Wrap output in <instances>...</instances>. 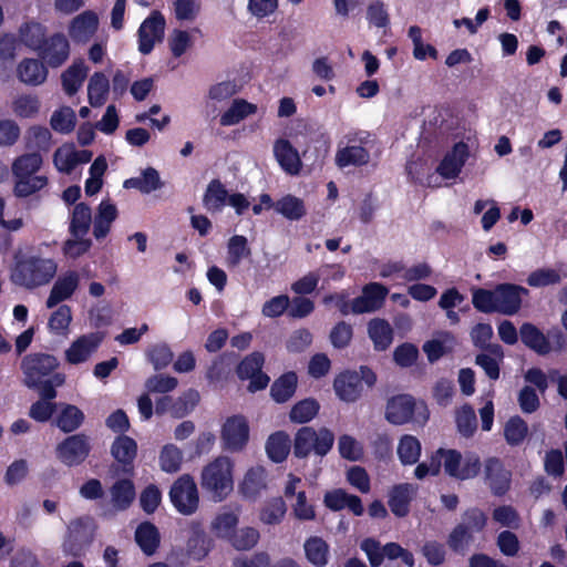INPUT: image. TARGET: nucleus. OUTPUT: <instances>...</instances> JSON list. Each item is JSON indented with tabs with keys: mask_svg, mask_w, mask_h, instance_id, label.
<instances>
[{
	"mask_svg": "<svg viewBox=\"0 0 567 567\" xmlns=\"http://www.w3.org/2000/svg\"><path fill=\"white\" fill-rule=\"evenodd\" d=\"M334 443V434L327 427L316 430L311 426L299 429L293 440V453L297 457H306L310 453L323 457Z\"/></svg>",
	"mask_w": 567,
	"mask_h": 567,
	"instance_id": "nucleus-3",
	"label": "nucleus"
},
{
	"mask_svg": "<svg viewBox=\"0 0 567 567\" xmlns=\"http://www.w3.org/2000/svg\"><path fill=\"white\" fill-rule=\"evenodd\" d=\"M485 482L494 494H504L511 485L512 473L497 457H488L484 463Z\"/></svg>",
	"mask_w": 567,
	"mask_h": 567,
	"instance_id": "nucleus-19",
	"label": "nucleus"
},
{
	"mask_svg": "<svg viewBox=\"0 0 567 567\" xmlns=\"http://www.w3.org/2000/svg\"><path fill=\"white\" fill-rule=\"evenodd\" d=\"M455 344L454 338L450 333H442L437 338L427 341L423 346V351L426 353L430 361H436L444 353L451 351Z\"/></svg>",
	"mask_w": 567,
	"mask_h": 567,
	"instance_id": "nucleus-56",
	"label": "nucleus"
},
{
	"mask_svg": "<svg viewBox=\"0 0 567 567\" xmlns=\"http://www.w3.org/2000/svg\"><path fill=\"white\" fill-rule=\"evenodd\" d=\"M210 550L209 540L199 524H192V536L187 542L188 554L197 560L203 559Z\"/></svg>",
	"mask_w": 567,
	"mask_h": 567,
	"instance_id": "nucleus-46",
	"label": "nucleus"
},
{
	"mask_svg": "<svg viewBox=\"0 0 567 567\" xmlns=\"http://www.w3.org/2000/svg\"><path fill=\"white\" fill-rule=\"evenodd\" d=\"M110 92V81L102 72H95L87 83V97L93 107L102 106Z\"/></svg>",
	"mask_w": 567,
	"mask_h": 567,
	"instance_id": "nucleus-35",
	"label": "nucleus"
},
{
	"mask_svg": "<svg viewBox=\"0 0 567 567\" xmlns=\"http://www.w3.org/2000/svg\"><path fill=\"white\" fill-rule=\"evenodd\" d=\"M444 456L445 473L456 480L465 481L477 476L481 471V460L475 453L462 455L456 450H441Z\"/></svg>",
	"mask_w": 567,
	"mask_h": 567,
	"instance_id": "nucleus-6",
	"label": "nucleus"
},
{
	"mask_svg": "<svg viewBox=\"0 0 567 567\" xmlns=\"http://www.w3.org/2000/svg\"><path fill=\"white\" fill-rule=\"evenodd\" d=\"M264 357L261 353L255 352L245 358L238 365L237 373L241 379H250L248 390L256 392L268 385L269 378L261 373Z\"/></svg>",
	"mask_w": 567,
	"mask_h": 567,
	"instance_id": "nucleus-16",
	"label": "nucleus"
},
{
	"mask_svg": "<svg viewBox=\"0 0 567 567\" xmlns=\"http://www.w3.org/2000/svg\"><path fill=\"white\" fill-rule=\"evenodd\" d=\"M267 487L266 471L261 466H252L244 474L238 484L239 494L247 499H256Z\"/></svg>",
	"mask_w": 567,
	"mask_h": 567,
	"instance_id": "nucleus-23",
	"label": "nucleus"
},
{
	"mask_svg": "<svg viewBox=\"0 0 567 567\" xmlns=\"http://www.w3.org/2000/svg\"><path fill=\"white\" fill-rule=\"evenodd\" d=\"M361 549L368 556L372 567L380 566L384 558L391 560L401 558L408 567H414L413 555L396 543H388L382 546L378 540L367 538L361 543Z\"/></svg>",
	"mask_w": 567,
	"mask_h": 567,
	"instance_id": "nucleus-7",
	"label": "nucleus"
},
{
	"mask_svg": "<svg viewBox=\"0 0 567 567\" xmlns=\"http://www.w3.org/2000/svg\"><path fill=\"white\" fill-rule=\"evenodd\" d=\"M527 290L520 286L512 284H502L495 288L494 312L506 316L515 315L522 306V295Z\"/></svg>",
	"mask_w": 567,
	"mask_h": 567,
	"instance_id": "nucleus-13",
	"label": "nucleus"
},
{
	"mask_svg": "<svg viewBox=\"0 0 567 567\" xmlns=\"http://www.w3.org/2000/svg\"><path fill=\"white\" fill-rule=\"evenodd\" d=\"M95 529V522L90 516L71 519L62 540L63 551L72 556L82 554L93 542Z\"/></svg>",
	"mask_w": 567,
	"mask_h": 567,
	"instance_id": "nucleus-4",
	"label": "nucleus"
},
{
	"mask_svg": "<svg viewBox=\"0 0 567 567\" xmlns=\"http://www.w3.org/2000/svg\"><path fill=\"white\" fill-rule=\"evenodd\" d=\"M259 532L250 526L236 529L228 540L237 550H249L256 546L259 540Z\"/></svg>",
	"mask_w": 567,
	"mask_h": 567,
	"instance_id": "nucleus-59",
	"label": "nucleus"
},
{
	"mask_svg": "<svg viewBox=\"0 0 567 567\" xmlns=\"http://www.w3.org/2000/svg\"><path fill=\"white\" fill-rule=\"evenodd\" d=\"M234 461L227 455H218L209 461L200 472L202 488L215 502H223L234 489Z\"/></svg>",
	"mask_w": 567,
	"mask_h": 567,
	"instance_id": "nucleus-2",
	"label": "nucleus"
},
{
	"mask_svg": "<svg viewBox=\"0 0 567 567\" xmlns=\"http://www.w3.org/2000/svg\"><path fill=\"white\" fill-rule=\"evenodd\" d=\"M323 503L332 511L349 508L357 516L362 515L364 511L361 499L358 496L351 495L341 488L327 492L323 497Z\"/></svg>",
	"mask_w": 567,
	"mask_h": 567,
	"instance_id": "nucleus-27",
	"label": "nucleus"
},
{
	"mask_svg": "<svg viewBox=\"0 0 567 567\" xmlns=\"http://www.w3.org/2000/svg\"><path fill=\"white\" fill-rule=\"evenodd\" d=\"M14 194L18 197H28L42 188L48 184V178L44 175L30 174L25 176H14Z\"/></svg>",
	"mask_w": 567,
	"mask_h": 567,
	"instance_id": "nucleus-47",
	"label": "nucleus"
},
{
	"mask_svg": "<svg viewBox=\"0 0 567 567\" xmlns=\"http://www.w3.org/2000/svg\"><path fill=\"white\" fill-rule=\"evenodd\" d=\"M27 145L37 151H49L51 146V133L47 127L32 126L27 133Z\"/></svg>",
	"mask_w": 567,
	"mask_h": 567,
	"instance_id": "nucleus-63",
	"label": "nucleus"
},
{
	"mask_svg": "<svg viewBox=\"0 0 567 567\" xmlns=\"http://www.w3.org/2000/svg\"><path fill=\"white\" fill-rule=\"evenodd\" d=\"M134 497H135L134 485L128 480L117 481L111 487V501H112L113 506L118 511H123V509L127 508L131 505V503L133 502Z\"/></svg>",
	"mask_w": 567,
	"mask_h": 567,
	"instance_id": "nucleus-45",
	"label": "nucleus"
},
{
	"mask_svg": "<svg viewBox=\"0 0 567 567\" xmlns=\"http://www.w3.org/2000/svg\"><path fill=\"white\" fill-rule=\"evenodd\" d=\"M169 497L174 507L183 515L194 514L199 504V495L194 478L181 476L171 487Z\"/></svg>",
	"mask_w": 567,
	"mask_h": 567,
	"instance_id": "nucleus-8",
	"label": "nucleus"
},
{
	"mask_svg": "<svg viewBox=\"0 0 567 567\" xmlns=\"http://www.w3.org/2000/svg\"><path fill=\"white\" fill-rule=\"evenodd\" d=\"M522 341L540 354L549 352L550 348L545 336L533 324L525 323L520 328Z\"/></svg>",
	"mask_w": 567,
	"mask_h": 567,
	"instance_id": "nucleus-52",
	"label": "nucleus"
},
{
	"mask_svg": "<svg viewBox=\"0 0 567 567\" xmlns=\"http://www.w3.org/2000/svg\"><path fill=\"white\" fill-rule=\"evenodd\" d=\"M92 224V213L89 206L80 203L74 206L70 218V233L73 237H84Z\"/></svg>",
	"mask_w": 567,
	"mask_h": 567,
	"instance_id": "nucleus-42",
	"label": "nucleus"
},
{
	"mask_svg": "<svg viewBox=\"0 0 567 567\" xmlns=\"http://www.w3.org/2000/svg\"><path fill=\"white\" fill-rule=\"evenodd\" d=\"M117 217V209L110 200H102L97 207V214L93 224V235L96 239L104 238L110 229L111 224Z\"/></svg>",
	"mask_w": 567,
	"mask_h": 567,
	"instance_id": "nucleus-34",
	"label": "nucleus"
},
{
	"mask_svg": "<svg viewBox=\"0 0 567 567\" xmlns=\"http://www.w3.org/2000/svg\"><path fill=\"white\" fill-rule=\"evenodd\" d=\"M40 100L34 94H20L17 95L11 104L12 112L22 118H32L37 116L40 111Z\"/></svg>",
	"mask_w": 567,
	"mask_h": 567,
	"instance_id": "nucleus-48",
	"label": "nucleus"
},
{
	"mask_svg": "<svg viewBox=\"0 0 567 567\" xmlns=\"http://www.w3.org/2000/svg\"><path fill=\"white\" fill-rule=\"evenodd\" d=\"M336 395L344 402L357 401L362 393L360 375L355 371H344L338 374L333 381Z\"/></svg>",
	"mask_w": 567,
	"mask_h": 567,
	"instance_id": "nucleus-22",
	"label": "nucleus"
},
{
	"mask_svg": "<svg viewBox=\"0 0 567 567\" xmlns=\"http://www.w3.org/2000/svg\"><path fill=\"white\" fill-rule=\"evenodd\" d=\"M159 539L158 529L151 523H143L136 528L135 540L142 551L148 556L156 551Z\"/></svg>",
	"mask_w": 567,
	"mask_h": 567,
	"instance_id": "nucleus-39",
	"label": "nucleus"
},
{
	"mask_svg": "<svg viewBox=\"0 0 567 567\" xmlns=\"http://www.w3.org/2000/svg\"><path fill=\"white\" fill-rule=\"evenodd\" d=\"M368 332L377 350H385L392 343V328L383 319H372L368 324Z\"/></svg>",
	"mask_w": 567,
	"mask_h": 567,
	"instance_id": "nucleus-41",
	"label": "nucleus"
},
{
	"mask_svg": "<svg viewBox=\"0 0 567 567\" xmlns=\"http://www.w3.org/2000/svg\"><path fill=\"white\" fill-rule=\"evenodd\" d=\"M10 271L11 281L27 289L48 285L56 275L58 262L40 251L18 249Z\"/></svg>",
	"mask_w": 567,
	"mask_h": 567,
	"instance_id": "nucleus-1",
	"label": "nucleus"
},
{
	"mask_svg": "<svg viewBox=\"0 0 567 567\" xmlns=\"http://www.w3.org/2000/svg\"><path fill=\"white\" fill-rule=\"evenodd\" d=\"M286 511L285 502L277 497L261 509L259 518L266 525H277L284 519Z\"/></svg>",
	"mask_w": 567,
	"mask_h": 567,
	"instance_id": "nucleus-60",
	"label": "nucleus"
},
{
	"mask_svg": "<svg viewBox=\"0 0 567 567\" xmlns=\"http://www.w3.org/2000/svg\"><path fill=\"white\" fill-rule=\"evenodd\" d=\"M422 446L413 435H403L398 443L396 454L403 465L415 464L421 456Z\"/></svg>",
	"mask_w": 567,
	"mask_h": 567,
	"instance_id": "nucleus-44",
	"label": "nucleus"
},
{
	"mask_svg": "<svg viewBox=\"0 0 567 567\" xmlns=\"http://www.w3.org/2000/svg\"><path fill=\"white\" fill-rule=\"evenodd\" d=\"M388 292V289L378 282L364 286L362 293L352 300V313L361 315L380 309Z\"/></svg>",
	"mask_w": 567,
	"mask_h": 567,
	"instance_id": "nucleus-17",
	"label": "nucleus"
},
{
	"mask_svg": "<svg viewBox=\"0 0 567 567\" xmlns=\"http://www.w3.org/2000/svg\"><path fill=\"white\" fill-rule=\"evenodd\" d=\"M80 274L75 270L62 272L54 281L49 297L45 301L47 308L51 309L59 303L70 299L80 286Z\"/></svg>",
	"mask_w": 567,
	"mask_h": 567,
	"instance_id": "nucleus-14",
	"label": "nucleus"
},
{
	"mask_svg": "<svg viewBox=\"0 0 567 567\" xmlns=\"http://www.w3.org/2000/svg\"><path fill=\"white\" fill-rule=\"evenodd\" d=\"M239 524V514L235 511L223 508L212 519L209 528L215 537L229 540Z\"/></svg>",
	"mask_w": 567,
	"mask_h": 567,
	"instance_id": "nucleus-28",
	"label": "nucleus"
},
{
	"mask_svg": "<svg viewBox=\"0 0 567 567\" xmlns=\"http://www.w3.org/2000/svg\"><path fill=\"white\" fill-rule=\"evenodd\" d=\"M352 140H349L346 146H339L337 151L336 164L339 167L365 165L370 159V154L363 146L350 144Z\"/></svg>",
	"mask_w": 567,
	"mask_h": 567,
	"instance_id": "nucleus-31",
	"label": "nucleus"
},
{
	"mask_svg": "<svg viewBox=\"0 0 567 567\" xmlns=\"http://www.w3.org/2000/svg\"><path fill=\"white\" fill-rule=\"evenodd\" d=\"M58 365L59 361L52 354L35 353L25 357L22 361V370L25 374L27 385H38L42 378L50 374Z\"/></svg>",
	"mask_w": 567,
	"mask_h": 567,
	"instance_id": "nucleus-11",
	"label": "nucleus"
},
{
	"mask_svg": "<svg viewBox=\"0 0 567 567\" xmlns=\"http://www.w3.org/2000/svg\"><path fill=\"white\" fill-rule=\"evenodd\" d=\"M48 69L45 64L33 58L22 59L16 69L18 80L29 86H39L47 81Z\"/></svg>",
	"mask_w": 567,
	"mask_h": 567,
	"instance_id": "nucleus-21",
	"label": "nucleus"
},
{
	"mask_svg": "<svg viewBox=\"0 0 567 567\" xmlns=\"http://www.w3.org/2000/svg\"><path fill=\"white\" fill-rule=\"evenodd\" d=\"M165 19L158 11H153L138 28V51L148 54L155 44L162 42L165 32Z\"/></svg>",
	"mask_w": 567,
	"mask_h": 567,
	"instance_id": "nucleus-10",
	"label": "nucleus"
},
{
	"mask_svg": "<svg viewBox=\"0 0 567 567\" xmlns=\"http://www.w3.org/2000/svg\"><path fill=\"white\" fill-rule=\"evenodd\" d=\"M291 441L286 432L279 431L271 434L266 443V452L274 462L280 463L288 456Z\"/></svg>",
	"mask_w": 567,
	"mask_h": 567,
	"instance_id": "nucleus-40",
	"label": "nucleus"
},
{
	"mask_svg": "<svg viewBox=\"0 0 567 567\" xmlns=\"http://www.w3.org/2000/svg\"><path fill=\"white\" fill-rule=\"evenodd\" d=\"M229 194L225 186L217 179L212 181L203 196V205L209 213L221 212L227 203Z\"/></svg>",
	"mask_w": 567,
	"mask_h": 567,
	"instance_id": "nucleus-36",
	"label": "nucleus"
},
{
	"mask_svg": "<svg viewBox=\"0 0 567 567\" xmlns=\"http://www.w3.org/2000/svg\"><path fill=\"white\" fill-rule=\"evenodd\" d=\"M158 463L162 471L175 473L181 470L183 452L174 444H166L159 451Z\"/></svg>",
	"mask_w": 567,
	"mask_h": 567,
	"instance_id": "nucleus-50",
	"label": "nucleus"
},
{
	"mask_svg": "<svg viewBox=\"0 0 567 567\" xmlns=\"http://www.w3.org/2000/svg\"><path fill=\"white\" fill-rule=\"evenodd\" d=\"M163 186L158 172L148 167L142 172L137 177L126 179L124 182L125 188H136L143 194H150L159 189Z\"/></svg>",
	"mask_w": 567,
	"mask_h": 567,
	"instance_id": "nucleus-37",
	"label": "nucleus"
},
{
	"mask_svg": "<svg viewBox=\"0 0 567 567\" xmlns=\"http://www.w3.org/2000/svg\"><path fill=\"white\" fill-rule=\"evenodd\" d=\"M528 434L527 423L519 416H512L504 425V437L508 445H520Z\"/></svg>",
	"mask_w": 567,
	"mask_h": 567,
	"instance_id": "nucleus-49",
	"label": "nucleus"
},
{
	"mask_svg": "<svg viewBox=\"0 0 567 567\" xmlns=\"http://www.w3.org/2000/svg\"><path fill=\"white\" fill-rule=\"evenodd\" d=\"M91 157L89 151L79 152L72 144H64L54 152L53 163L59 172L70 173L79 163L90 162Z\"/></svg>",
	"mask_w": 567,
	"mask_h": 567,
	"instance_id": "nucleus-24",
	"label": "nucleus"
},
{
	"mask_svg": "<svg viewBox=\"0 0 567 567\" xmlns=\"http://www.w3.org/2000/svg\"><path fill=\"white\" fill-rule=\"evenodd\" d=\"M318 411V402L312 399H306L291 409L290 419L296 423H306L311 421L317 415Z\"/></svg>",
	"mask_w": 567,
	"mask_h": 567,
	"instance_id": "nucleus-61",
	"label": "nucleus"
},
{
	"mask_svg": "<svg viewBox=\"0 0 567 567\" xmlns=\"http://www.w3.org/2000/svg\"><path fill=\"white\" fill-rule=\"evenodd\" d=\"M70 42L63 33H54L47 38L40 55L52 68L61 66L70 56Z\"/></svg>",
	"mask_w": 567,
	"mask_h": 567,
	"instance_id": "nucleus-18",
	"label": "nucleus"
},
{
	"mask_svg": "<svg viewBox=\"0 0 567 567\" xmlns=\"http://www.w3.org/2000/svg\"><path fill=\"white\" fill-rule=\"evenodd\" d=\"M257 112V105L244 99H236L230 106L220 115L221 126H233Z\"/></svg>",
	"mask_w": 567,
	"mask_h": 567,
	"instance_id": "nucleus-33",
	"label": "nucleus"
},
{
	"mask_svg": "<svg viewBox=\"0 0 567 567\" xmlns=\"http://www.w3.org/2000/svg\"><path fill=\"white\" fill-rule=\"evenodd\" d=\"M250 256V248L245 236L235 235L227 243L226 266L236 268L239 264Z\"/></svg>",
	"mask_w": 567,
	"mask_h": 567,
	"instance_id": "nucleus-38",
	"label": "nucleus"
},
{
	"mask_svg": "<svg viewBox=\"0 0 567 567\" xmlns=\"http://www.w3.org/2000/svg\"><path fill=\"white\" fill-rule=\"evenodd\" d=\"M42 156L34 152L18 157L12 164V173L14 176H25L37 174L42 165Z\"/></svg>",
	"mask_w": 567,
	"mask_h": 567,
	"instance_id": "nucleus-58",
	"label": "nucleus"
},
{
	"mask_svg": "<svg viewBox=\"0 0 567 567\" xmlns=\"http://www.w3.org/2000/svg\"><path fill=\"white\" fill-rule=\"evenodd\" d=\"M72 322V311L66 305L60 306L49 318L48 327L56 336H68Z\"/></svg>",
	"mask_w": 567,
	"mask_h": 567,
	"instance_id": "nucleus-54",
	"label": "nucleus"
},
{
	"mask_svg": "<svg viewBox=\"0 0 567 567\" xmlns=\"http://www.w3.org/2000/svg\"><path fill=\"white\" fill-rule=\"evenodd\" d=\"M249 437L250 427L246 416L234 414L223 421L219 440L224 451L229 453L243 452L249 442Z\"/></svg>",
	"mask_w": 567,
	"mask_h": 567,
	"instance_id": "nucleus-5",
	"label": "nucleus"
},
{
	"mask_svg": "<svg viewBox=\"0 0 567 567\" xmlns=\"http://www.w3.org/2000/svg\"><path fill=\"white\" fill-rule=\"evenodd\" d=\"M84 414L75 405L66 404L62 408L58 419L56 425L63 432H72L76 430L83 422Z\"/></svg>",
	"mask_w": 567,
	"mask_h": 567,
	"instance_id": "nucleus-55",
	"label": "nucleus"
},
{
	"mask_svg": "<svg viewBox=\"0 0 567 567\" xmlns=\"http://www.w3.org/2000/svg\"><path fill=\"white\" fill-rule=\"evenodd\" d=\"M17 37L22 45L40 51L47 39V28L35 20H27L19 25Z\"/></svg>",
	"mask_w": 567,
	"mask_h": 567,
	"instance_id": "nucleus-26",
	"label": "nucleus"
},
{
	"mask_svg": "<svg viewBox=\"0 0 567 567\" xmlns=\"http://www.w3.org/2000/svg\"><path fill=\"white\" fill-rule=\"evenodd\" d=\"M274 208L277 213L290 220H299L307 213L303 200L293 195L284 196L275 203Z\"/></svg>",
	"mask_w": 567,
	"mask_h": 567,
	"instance_id": "nucleus-43",
	"label": "nucleus"
},
{
	"mask_svg": "<svg viewBox=\"0 0 567 567\" xmlns=\"http://www.w3.org/2000/svg\"><path fill=\"white\" fill-rule=\"evenodd\" d=\"M50 123L54 131L69 133L74 128L75 113L71 107H61L53 112Z\"/></svg>",
	"mask_w": 567,
	"mask_h": 567,
	"instance_id": "nucleus-62",
	"label": "nucleus"
},
{
	"mask_svg": "<svg viewBox=\"0 0 567 567\" xmlns=\"http://www.w3.org/2000/svg\"><path fill=\"white\" fill-rule=\"evenodd\" d=\"M89 68L83 61L73 62L61 74V81L64 92L68 95H74L82 86L85 78L87 76Z\"/></svg>",
	"mask_w": 567,
	"mask_h": 567,
	"instance_id": "nucleus-32",
	"label": "nucleus"
},
{
	"mask_svg": "<svg viewBox=\"0 0 567 567\" xmlns=\"http://www.w3.org/2000/svg\"><path fill=\"white\" fill-rule=\"evenodd\" d=\"M417 486L410 483L396 485L390 494L389 506L391 512L399 517L408 515L410 502L415 496Z\"/></svg>",
	"mask_w": 567,
	"mask_h": 567,
	"instance_id": "nucleus-29",
	"label": "nucleus"
},
{
	"mask_svg": "<svg viewBox=\"0 0 567 567\" xmlns=\"http://www.w3.org/2000/svg\"><path fill=\"white\" fill-rule=\"evenodd\" d=\"M104 339L102 332H90L76 337L64 350V360L71 365H80L90 361Z\"/></svg>",
	"mask_w": 567,
	"mask_h": 567,
	"instance_id": "nucleus-9",
	"label": "nucleus"
},
{
	"mask_svg": "<svg viewBox=\"0 0 567 567\" xmlns=\"http://www.w3.org/2000/svg\"><path fill=\"white\" fill-rule=\"evenodd\" d=\"M100 19L96 12L85 10L75 16L69 23L68 32L75 43H87L96 33Z\"/></svg>",
	"mask_w": 567,
	"mask_h": 567,
	"instance_id": "nucleus-15",
	"label": "nucleus"
},
{
	"mask_svg": "<svg viewBox=\"0 0 567 567\" xmlns=\"http://www.w3.org/2000/svg\"><path fill=\"white\" fill-rule=\"evenodd\" d=\"M89 453V439L82 434L69 436L55 449L58 460L66 466L81 464L87 457Z\"/></svg>",
	"mask_w": 567,
	"mask_h": 567,
	"instance_id": "nucleus-12",
	"label": "nucleus"
},
{
	"mask_svg": "<svg viewBox=\"0 0 567 567\" xmlns=\"http://www.w3.org/2000/svg\"><path fill=\"white\" fill-rule=\"evenodd\" d=\"M274 155L280 167L290 175H297L301 168L298 151L286 138H278L274 144Z\"/></svg>",
	"mask_w": 567,
	"mask_h": 567,
	"instance_id": "nucleus-25",
	"label": "nucleus"
},
{
	"mask_svg": "<svg viewBox=\"0 0 567 567\" xmlns=\"http://www.w3.org/2000/svg\"><path fill=\"white\" fill-rule=\"evenodd\" d=\"M416 410L414 399L408 394H399L389 399L385 408V419L392 424L408 423Z\"/></svg>",
	"mask_w": 567,
	"mask_h": 567,
	"instance_id": "nucleus-20",
	"label": "nucleus"
},
{
	"mask_svg": "<svg viewBox=\"0 0 567 567\" xmlns=\"http://www.w3.org/2000/svg\"><path fill=\"white\" fill-rule=\"evenodd\" d=\"M305 551L308 560L318 566L322 567L328 561V545L319 537H311L305 543Z\"/></svg>",
	"mask_w": 567,
	"mask_h": 567,
	"instance_id": "nucleus-57",
	"label": "nucleus"
},
{
	"mask_svg": "<svg viewBox=\"0 0 567 567\" xmlns=\"http://www.w3.org/2000/svg\"><path fill=\"white\" fill-rule=\"evenodd\" d=\"M137 453L136 442L126 435L118 436L112 445V455L123 464H131Z\"/></svg>",
	"mask_w": 567,
	"mask_h": 567,
	"instance_id": "nucleus-51",
	"label": "nucleus"
},
{
	"mask_svg": "<svg viewBox=\"0 0 567 567\" xmlns=\"http://www.w3.org/2000/svg\"><path fill=\"white\" fill-rule=\"evenodd\" d=\"M467 156L466 145L456 144L452 152L447 153L437 167V173L443 178H455L465 164Z\"/></svg>",
	"mask_w": 567,
	"mask_h": 567,
	"instance_id": "nucleus-30",
	"label": "nucleus"
},
{
	"mask_svg": "<svg viewBox=\"0 0 567 567\" xmlns=\"http://www.w3.org/2000/svg\"><path fill=\"white\" fill-rule=\"evenodd\" d=\"M297 375L293 372H288L280 377L271 386V395L275 401L282 403L289 400L297 386Z\"/></svg>",
	"mask_w": 567,
	"mask_h": 567,
	"instance_id": "nucleus-53",
	"label": "nucleus"
},
{
	"mask_svg": "<svg viewBox=\"0 0 567 567\" xmlns=\"http://www.w3.org/2000/svg\"><path fill=\"white\" fill-rule=\"evenodd\" d=\"M193 45L188 31L175 29L168 37V48L175 58L182 56Z\"/></svg>",
	"mask_w": 567,
	"mask_h": 567,
	"instance_id": "nucleus-64",
	"label": "nucleus"
}]
</instances>
